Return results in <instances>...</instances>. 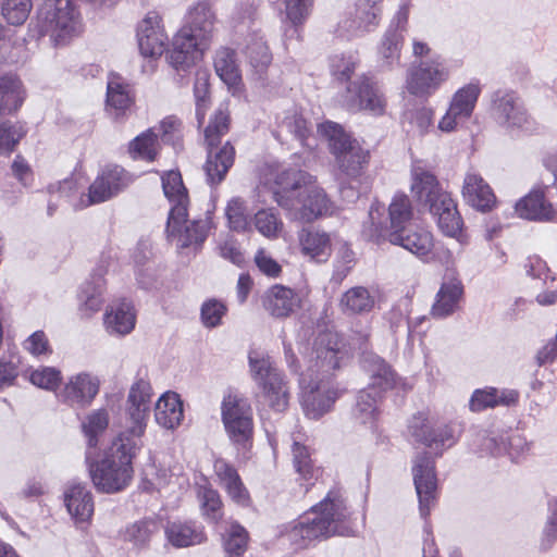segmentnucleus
<instances>
[{"label": "nucleus", "mask_w": 557, "mask_h": 557, "mask_svg": "<svg viewBox=\"0 0 557 557\" xmlns=\"http://www.w3.org/2000/svg\"><path fill=\"white\" fill-rule=\"evenodd\" d=\"M347 531L346 500L338 491L332 490L299 520L286 525L280 539L283 543H289L294 550H298L314 541L345 535Z\"/></svg>", "instance_id": "nucleus-1"}, {"label": "nucleus", "mask_w": 557, "mask_h": 557, "mask_svg": "<svg viewBox=\"0 0 557 557\" xmlns=\"http://www.w3.org/2000/svg\"><path fill=\"white\" fill-rule=\"evenodd\" d=\"M184 21L168 57L176 71H186L201 57L213 34L216 16L211 2L200 0L188 8Z\"/></svg>", "instance_id": "nucleus-2"}, {"label": "nucleus", "mask_w": 557, "mask_h": 557, "mask_svg": "<svg viewBox=\"0 0 557 557\" xmlns=\"http://www.w3.org/2000/svg\"><path fill=\"white\" fill-rule=\"evenodd\" d=\"M141 442L119 434L106 457L99 462L87 461L89 474L98 492L113 494L123 491L132 481V459Z\"/></svg>", "instance_id": "nucleus-3"}, {"label": "nucleus", "mask_w": 557, "mask_h": 557, "mask_svg": "<svg viewBox=\"0 0 557 557\" xmlns=\"http://www.w3.org/2000/svg\"><path fill=\"white\" fill-rule=\"evenodd\" d=\"M411 191L418 201L429 206L436 218L440 230L449 237H456L462 227L457 205L447 191L440 188L436 177L423 162L414 161L411 169Z\"/></svg>", "instance_id": "nucleus-4"}, {"label": "nucleus", "mask_w": 557, "mask_h": 557, "mask_svg": "<svg viewBox=\"0 0 557 557\" xmlns=\"http://www.w3.org/2000/svg\"><path fill=\"white\" fill-rule=\"evenodd\" d=\"M228 113L222 107L218 108L205 129V138L208 146V157L203 165L206 181L210 186L221 184L235 159V149L227 141L221 148V137L228 132Z\"/></svg>", "instance_id": "nucleus-5"}, {"label": "nucleus", "mask_w": 557, "mask_h": 557, "mask_svg": "<svg viewBox=\"0 0 557 557\" xmlns=\"http://www.w3.org/2000/svg\"><path fill=\"white\" fill-rule=\"evenodd\" d=\"M248 359L250 372L268 405L277 412L284 411L288 406L289 391L283 373L270 356L263 352L250 351Z\"/></svg>", "instance_id": "nucleus-6"}, {"label": "nucleus", "mask_w": 557, "mask_h": 557, "mask_svg": "<svg viewBox=\"0 0 557 557\" xmlns=\"http://www.w3.org/2000/svg\"><path fill=\"white\" fill-rule=\"evenodd\" d=\"M36 27L39 36L49 35L58 41L77 30L78 14L71 0H44L38 10Z\"/></svg>", "instance_id": "nucleus-7"}, {"label": "nucleus", "mask_w": 557, "mask_h": 557, "mask_svg": "<svg viewBox=\"0 0 557 557\" xmlns=\"http://www.w3.org/2000/svg\"><path fill=\"white\" fill-rule=\"evenodd\" d=\"M152 391L148 381L139 379L129 388L126 407L124 431L120 434H127L131 440L141 442V436L147 426L151 407Z\"/></svg>", "instance_id": "nucleus-8"}, {"label": "nucleus", "mask_w": 557, "mask_h": 557, "mask_svg": "<svg viewBox=\"0 0 557 557\" xmlns=\"http://www.w3.org/2000/svg\"><path fill=\"white\" fill-rule=\"evenodd\" d=\"M222 421L231 441L246 447L252 436V410L249 403L235 394L222 401Z\"/></svg>", "instance_id": "nucleus-9"}, {"label": "nucleus", "mask_w": 557, "mask_h": 557, "mask_svg": "<svg viewBox=\"0 0 557 557\" xmlns=\"http://www.w3.org/2000/svg\"><path fill=\"white\" fill-rule=\"evenodd\" d=\"M492 109L498 124L508 131H530L534 125L523 100L515 91H496L492 98Z\"/></svg>", "instance_id": "nucleus-10"}, {"label": "nucleus", "mask_w": 557, "mask_h": 557, "mask_svg": "<svg viewBox=\"0 0 557 557\" xmlns=\"http://www.w3.org/2000/svg\"><path fill=\"white\" fill-rule=\"evenodd\" d=\"M327 198L324 191L310 183L296 197L283 196L278 206L286 209L292 219L301 222H312L327 211Z\"/></svg>", "instance_id": "nucleus-11"}, {"label": "nucleus", "mask_w": 557, "mask_h": 557, "mask_svg": "<svg viewBox=\"0 0 557 557\" xmlns=\"http://www.w3.org/2000/svg\"><path fill=\"white\" fill-rule=\"evenodd\" d=\"M480 92L481 87L478 83H470L458 89L451 98L448 110L438 122V129L450 133L470 119Z\"/></svg>", "instance_id": "nucleus-12"}, {"label": "nucleus", "mask_w": 557, "mask_h": 557, "mask_svg": "<svg viewBox=\"0 0 557 557\" xmlns=\"http://www.w3.org/2000/svg\"><path fill=\"white\" fill-rule=\"evenodd\" d=\"M447 77L448 72L441 62L436 60L421 61L417 66L410 69L406 88L413 96H430Z\"/></svg>", "instance_id": "nucleus-13"}, {"label": "nucleus", "mask_w": 557, "mask_h": 557, "mask_svg": "<svg viewBox=\"0 0 557 557\" xmlns=\"http://www.w3.org/2000/svg\"><path fill=\"white\" fill-rule=\"evenodd\" d=\"M412 472L419 498V511L421 517L425 519L435 504L436 490L434 462L426 453L417 456Z\"/></svg>", "instance_id": "nucleus-14"}, {"label": "nucleus", "mask_w": 557, "mask_h": 557, "mask_svg": "<svg viewBox=\"0 0 557 557\" xmlns=\"http://www.w3.org/2000/svg\"><path fill=\"white\" fill-rule=\"evenodd\" d=\"M132 183V176L119 165L106 166L89 187V203L104 202Z\"/></svg>", "instance_id": "nucleus-15"}, {"label": "nucleus", "mask_w": 557, "mask_h": 557, "mask_svg": "<svg viewBox=\"0 0 557 557\" xmlns=\"http://www.w3.org/2000/svg\"><path fill=\"white\" fill-rule=\"evenodd\" d=\"M137 40L144 57L157 58L165 51L169 38L161 25V17L156 12H149L138 24Z\"/></svg>", "instance_id": "nucleus-16"}, {"label": "nucleus", "mask_w": 557, "mask_h": 557, "mask_svg": "<svg viewBox=\"0 0 557 557\" xmlns=\"http://www.w3.org/2000/svg\"><path fill=\"white\" fill-rule=\"evenodd\" d=\"M210 228L209 219L189 222L187 216L176 219L175 225H170V216L166 223V234L170 240L175 242L178 249L200 248L208 236Z\"/></svg>", "instance_id": "nucleus-17"}, {"label": "nucleus", "mask_w": 557, "mask_h": 557, "mask_svg": "<svg viewBox=\"0 0 557 557\" xmlns=\"http://www.w3.org/2000/svg\"><path fill=\"white\" fill-rule=\"evenodd\" d=\"M99 387L100 382L97 376L82 372L69 379L60 393V397L70 406L85 408L97 396Z\"/></svg>", "instance_id": "nucleus-18"}, {"label": "nucleus", "mask_w": 557, "mask_h": 557, "mask_svg": "<svg viewBox=\"0 0 557 557\" xmlns=\"http://www.w3.org/2000/svg\"><path fill=\"white\" fill-rule=\"evenodd\" d=\"M338 335L331 331L320 333L313 343L310 362L315 360L314 367L322 372H330L339 368V362L345 352L341 351ZM313 372V366H310Z\"/></svg>", "instance_id": "nucleus-19"}, {"label": "nucleus", "mask_w": 557, "mask_h": 557, "mask_svg": "<svg viewBox=\"0 0 557 557\" xmlns=\"http://www.w3.org/2000/svg\"><path fill=\"white\" fill-rule=\"evenodd\" d=\"M162 188L165 197L172 203L170 214V225H175L176 219L187 216L188 195L178 171L171 170L165 172L162 177Z\"/></svg>", "instance_id": "nucleus-20"}, {"label": "nucleus", "mask_w": 557, "mask_h": 557, "mask_svg": "<svg viewBox=\"0 0 557 557\" xmlns=\"http://www.w3.org/2000/svg\"><path fill=\"white\" fill-rule=\"evenodd\" d=\"M135 103L133 87L119 74H110L107 83V109L116 119L126 114Z\"/></svg>", "instance_id": "nucleus-21"}, {"label": "nucleus", "mask_w": 557, "mask_h": 557, "mask_svg": "<svg viewBox=\"0 0 557 557\" xmlns=\"http://www.w3.org/2000/svg\"><path fill=\"white\" fill-rule=\"evenodd\" d=\"M461 191L465 201L480 211L491 210L496 202V197L490 185L472 170L467 172Z\"/></svg>", "instance_id": "nucleus-22"}, {"label": "nucleus", "mask_w": 557, "mask_h": 557, "mask_svg": "<svg viewBox=\"0 0 557 557\" xmlns=\"http://www.w3.org/2000/svg\"><path fill=\"white\" fill-rule=\"evenodd\" d=\"M299 384L304 391L302 407L308 418L319 419L331 409L336 399L334 392H322L318 383L309 382L307 384L304 373L300 374Z\"/></svg>", "instance_id": "nucleus-23"}, {"label": "nucleus", "mask_w": 557, "mask_h": 557, "mask_svg": "<svg viewBox=\"0 0 557 557\" xmlns=\"http://www.w3.org/2000/svg\"><path fill=\"white\" fill-rule=\"evenodd\" d=\"M375 305L374 294L367 287L358 286L350 288V314H357L361 318L352 321L350 319V329L356 327L354 332L364 341L369 334L370 320L368 314Z\"/></svg>", "instance_id": "nucleus-24"}, {"label": "nucleus", "mask_w": 557, "mask_h": 557, "mask_svg": "<svg viewBox=\"0 0 557 557\" xmlns=\"http://www.w3.org/2000/svg\"><path fill=\"white\" fill-rule=\"evenodd\" d=\"M387 239L393 245H399L418 257H426L433 249V236L424 227H406L400 233L387 234Z\"/></svg>", "instance_id": "nucleus-25"}, {"label": "nucleus", "mask_w": 557, "mask_h": 557, "mask_svg": "<svg viewBox=\"0 0 557 557\" xmlns=\"http://www.w3.org/2000/svg\"><path fill=\"white\" fill-rule=\"evenodd\" d=\"M350 191L357 189L358 196L366 195L371 188V177L366 173L370 151L357 140L350 139Z\"/></svg>", "instance_id": "nucleus-26"}, {"label": "nucleus", "mask_w": 557, "mask_h": 557, "mask_svg": "<svg viewBox=\"0 0 557 557\" xmlns=\"http://www.w3.org/2000/svg\"><path fill=\"white\" fill-rule=\"evenodd\" d=\"M356 97L350 107L359 110H367L374 115H382L385 112L386 99L377 84L370 77H362L355 83Z\"/></svg>", "instance_id": "nucleus-27"}, {"label": "nucleus", "mask_w": 557, "mask_h": 557, "mask_svg": "<svg viewBox=\"0 0 557 557\" xmlns=\"http://www.w3.org/2000/svg\"><path fill=\"white\" fill-rule=\"evenodd\" d=\"M299 298L296 293L285 286L274 285L262 296L264 310L274 318H286L298 306Z\"/></svg>", "instance_id": "nucleus-28"}, {"label": "nucleus", "mask_w": 557, "mask_h": 557, "mask_svg": "<svg viewBox=\"0 0 557 557\" xmlns=\"http://www.w3.org/2000/svg\"><path fill=\"white\" fill-rule=\"evenodd\" d=\"M64 503L76 522H87L94 513L91 492L81 483H72L64 492Z\"/></svg>", "instance_id": "nucleus-29"}, {"label": "nucleus", "mask_w": 557, "mask_h": 557, "mask_svg": "<svg viewBox=\"0 0 557 557\" xmlns=\"http://www.w3.org/2000/svg\"><path fill=\"white\" fill-rule=\"evenodd\" d=\"M319 132L326 138L335 165L344 174L348 172V136L342 125L326 121L319 125Z\"/></svg>", "instance_id": "nucleus-30"}, {"label": "nucleus", "mask_w": 557, "mask_h": 557, "mask_svg": "<svg viewBox=\"0 0 557 557\" xmlns=\"http://www.w3.org/2000/svg\"><path fill=\"white\" fill-rule=\"evenodd\" d=\"M413 218V208L411 205V200L405 194H397L393 197L389 206H388V225L384 227L376 226V231L380 236L387 237L388 233H400L408 227V223Z\"/></svg>", "instance_id": "nucleus-31"}, {"label": "nucleus", "mask_w": 557, "mask_h": 557, "mask_svg": "<svg viewBox=\"0 0 557 557\" xmlns=\"http://www.w3.org/2000/svg\"><path fill=\"white\" fill-rule=\"evenodd\" d=\"M136 315L131 302L123 300L109 306L104 314V325L112 335H126L135 327Z\"/></svg>", "instance_id": "nucleus-32"}, {"label": "nucleus", "mask_w": 557, "mask_h": 557, "mask_svg": "<svg viewBox=\"0 0 557 557\" xmlns=\"http://www.w3.org/2000/svg\"><path fill=\"white\" fill-rule=\"evenodd\" d=\"M164 532L169 543L177 548L199 545L207 540L202 528L190 521L169 522Z\"/></svg>", "instance_id": "nucleus-33"}, {"label": "nucleus", "mask_w": 557, "mask_h": 557, "mask_svg": "<svg viewBox=\"0 0 557 557\" xmlns=\"http://www.w3.org/2000/svg\"><path fill=\"white\" fill-rule=\"evenodd\" d=\"M462 285L458 280L444 282L436 294L435 302L431 309V315L443 319L453 314L459 305L462 296Z\"/></svg>", "instance_id": "nucleus-34"}, {"label": "nucleus", "mask_w": 557, "mask_h": 557, "mask_svg": "<svg viewBox=\"0 0 557 557\" xmlns=\"http://www.w3.org/2000/svg\"><path fill=\"white\" fill-rule=\"evenodd\" d=\"M382 0H361L356 4L355 17L350 23L354 35L361 36L374 30L380 23Z\"/></svg>", "instance_id": "nucleus-35"}, {"label": "nucleus", "mask_w": 557, "mask_h": 557, "mask_svg": "<svg viewBox=\"0 0 557 557\" xmlns=\"http://www.w3.org/2000/svg\"><path fill=\"white\" fill-rule=\"evenodd\" d=\"M156 422L165 428L174 429L183 419V404L176 393L168 392L157 401L154 408Z\"/></svg>", "instance_id": "nucleus-36"}, {"label": "nucleus", "mask_w": 557, "mask_h": 557, "mask_svg": "<svg viewBox=\"0 0 557 557\" xmlns=\"http://www.w3.org/2000/svg\"><path fill=\"white\" fill-rule=\"evenodd\" d=\"M299 242L302 253L318 262L326 261L331 256V237L325 232L315 230L302 231Z\"/></svg>", "instance_id": "nucleus-37"}, {"label": "nucleus", "mask_w": 557, "mask_h": 557, "mask_svg": "<svg viewBox=\"0 0 557 557\" xmlns=\"http://www.w3.org/2000/svg\"><path fill=\"white\" fill-rule=\"evenodd\" d=\"M214 471L230 497L238 504H246L248 493L237 471L223 459H218L214 462Z\"/></svg>", "instance_id": "nucleus-38"}, {"label": "nucleus", "mask_w": 557, "mask_h": 557, "mask_svg": "<svg viewBox=\"0 0 557 557\" xmlns=\"http://www.w3.org/2000/svg\"><path fill=\"white\" fill-rule=\"evenodd\" d=\"M159 532V523L154 519H143L131 523L121 531V539L138 549L147 548L152 536Z\"/></svg>", "instance_id": "nucleus-39"}, {"label": "nucleus", "mask_w": 557, "mask_h": 557, "mask_svg": "<svg viewBox=\"0 0 557 557\" xmlns=\"http://www.w3.org/2000/svg\"><path fill=\"white\" fill-rule=\"evenodd\" d=\"M104 280L101 275H94L92 278L81 287L78 294L79 310L90 317L99 311L103 304Z\"/></svg>", "instance_id": "nucleus-40"}, {"label": "nucleus", "mask_w": 557, "mask_h": 557, "mask_svg": "<svg viewBox=\"0 0 557 557\" xmlns=\"http://www.w3.org/2000/svg\"><path fill=\"white\" fill-rule=\"evenodd\" d=\"M109 425V413L106 409H97L88 413L82 424L83 432L87 438L86 461L91 459L92 449L98 447L99 436L104 433Z\"/></svg>", "instance_id": "nucleus-41"}, {"label": "nucleus", "mask_w": 557, "mask_h": 557, "mask_svg": "<svg viewBox=\"0 0 557 557\" xmlns=\"http://www.w3.org/2000/svg\"><path fill=\"white\" fill-rule=\"evenodd\" d=\"M24 101L22 83L14 76L0 77V115L15 112Z\"/></svg>", "instance_id": "nucleus-42"}, {"label": "nucleus", "mask_w": 557, "mask_h": 557, "mask_svg": "<svg viewBox=\"0 0 557 557\" xmlns=\"http://www.w3.org/2000/svg\"><path fill=\"white\" fill-rule=\"evenodd\" d=\"M516 212L520 218L528 220H549L552 207L546 203L541 191H532L516 203Z\"/></svg>", "instance_id": "nucleus-43"}, {"label": "nucleus", "mask_w": 557, "mask_h": 557, "mask_svg": "<svg viewBox=\"0 0 557 557\" xmlns=\"http://www.w3.org/2000/svg\"><path fill=\"white\" fill-rule=\"evenodd\" d=\"M214 69L219 77L227 86H235L240 82V71L234 50L230 48L219 49L214 57Z\"/></svg>", "instance_id": "nucleus-44"}, {"label": "nucleus", "mask_w": 557, "mask_h": 557, "mask_svg": "<svg viewBox=\"0 0 557 557\" xmlns=\"http://www.w3.org/2000/svg\"><path fill=\"white\" fill-rule=\"evenodd\" d=\"M292 454L293 465L299 479L312 484L311 481H315L319 478L321 470L311 458L309 448L295 441L292 447Z\"/></svg>", "instance_id": "nucleus-45"}, {"label": "nucleus", "mask_w": 557, "mask_h": 557, "mask_svg": "<svg viewBox=\"0 0 557 557\" xmlns=\"http://www.w3.org/2000/svg\"><path fill=\"white\" fill-rule=\"evenodd\" d=\"M310 175L300 170H286L276 176L275 184L278 189L274 191L276 202L283 196L296 197L298 193L305 187L307 183H310Z\"/></svg>", "instance_id": "nucleus-46"}, {"label": "nucleus", "mask_w": 557, "mask_h": 557, "mask_svg": "<svg viewBox=\"0 0 557 557\" xmlns=\"http://www.w3.org/2000/svg\"><path fill=\"white\" fill-rule=\"evenodd\" d=\"M197 495L202 517L209 523L220 522L223 517V504L218 491L210 486H199Z\"/></svg>", "instance_id": "nucleus-47"}, {"label": "nucleus", "mask_w": 557, "mask_h": 557, "mask_svg": "<svg viewBox=\"0 0 557 557\" xmlns=\"http://www.w3.org/2000/svg\"><path fill=\"white\" fill-rule=\"evenodd\" d=\"M403 35L396 29L388 28L382 39L380 47L381 65L392 69L399 63Z\"/></svg>", "instance_id": "nucleus-48"}, {"label": "nucleus", "mask_w": 557, "mask_h": 557, "mask_svg": "<svg viewBox=\"0 0 557 557\" xmlns=\"http://www.w3.org/2000/svg\"><path fill=\"white\" fill-rule=\"evenodd\" d=\"M158 136L154 129L150 128L134 138L129 144L133 158L153 161L159 148Z\"/></svg>", "instance_id": "nucleus-49"}, {"label": "nucleus", "mask_w": 557, "mask_h": 557, "mask_svg": "<svg viewBox=\"0 0 557 557\" xmlns=\"http://www.w3.org/2000/svg\"><path fill=\"white\" fill-rule=\"evenodd\" d=\"M245 54L251 67L259 75L265 71L272 60L267 44L259 37H252L249 40L245 49Z\"/></svg>", "instance_id": "nucleus-50"}, {"label": "nucleus", "mask_w": 557, "mask_h": 557, "mask_svg": "<svg viewBox=\"0 0 557 557\" xmlns=\"http://www.w3.org/2000/svg\"><path fill=\"white\" fill-rule=\"evenodd\" d=\"M253 223L258 232L267 238L278 237L283 228L282 220L270 209L259 210L255 214Z\"/></svg>", "instance_id": "nucleus-51"}, {"label": "nucleus", "mask_w": 557, "mask_h": 557, "mask_svg": "<svg viewBox=\"0 0 557 557\" xmlns=\"http://www.w3.org/2000/svg\"><path fill=\"white\" fill-rule=\"evenodd\" d=\"M32 10L30 0H3L1 13L11 25H22Z\"/></svg>", "instance_id": "nucleus-52"}, {"label": "nucleus", "mask_w": 557, "mask_h": 557, "mask_svg": "<svg viewBox=\"0 0 557 557\" xmlns=\"http://www.w3.org/2000/svg\"><path fill=\"white\" fill-rule=\"evenodd\" d=\"M247 531L237 523H232L224 540V548L228 557H239L246 549Z\"/></svg>", "instance_id": "nucleus-53"}, {"label": "nucleus", "mask_w": 557, "mask_h": 557, "mask_svg": "<svg viewBox=\"0 0 557 557\" xmlns=\"http://www.w3.org/2000/svg\"><path fill=\"white\" fill-rule=\"evenodd\" d=\"M362 368L373 377L384 380L386 385L393 382V373L385 361L371 351H364L361 356Z\"/></svg>", "instance_id": "nucleus-54"}, {"label": "nucleus", "mask_w": 557, "mask_h": 557, "mask_svg": "<svg viewBox=\"0 0 557 557\" xmlns=\"http://www.w3.org/2000/svg\"><path fill=\"white\" fill-rule=\"evenodd\" d=\"M208 94L209 74L206 71H198L194 84V95L196 99V116L199 124L203 123Z\"/></svg>", "instance_id": "nucleus-55"}, {"label": "nucleus", "mask_w": 557, "mask_h": 557, "mask_svg": "<svg viewBox=\"0 0 557 557\" xmlns=\"http://www.w3.org/2000/svg\"><path fill=\"white\" fill-rule=\"evenodd\" d=\"M25 132L18 124L0 123V153H11Z\"/></svg>", "instance_id": "nucleus-56"}, {"label": "nucleus", "mask_w": 557, "mask_h": 557, "mask_svg": "<svg viewBox=\"0 0 557 557\" xmlns=\"http://www.w3.org/2000/svg\"><path fill=\"white\" fill-rule=\"evenodd\" d=\"M227 311L226 306L218 299H209L201 306V322L206 327H215L221 324Z\"/></svg>", "instance_id": "nucleus-57"}, {"label": "nucleus", "mask_w": 557, "mask_h": 557, "mask_svg": "<svg viewBox=\"0 0 557 557\" xmlns=\"http://www.w3.org/2000/svg\"><path fill=\"white\" fill-rule=\"evenodd\" d=\"M61 381V373L59 370L50 367H42L32 372L30 382L48 391H54Z\"/></svg>", "instance_id": "nucleus-58"}, {"label": "nucleus", "mask_w": 557, "mask_h": 557, "mask_svg": "<svg viewBox=\"0 0 557 557\" xmlns=\"http://www.w3.org/2000/svg\"><path fill=\"white\" fill-rule=\"evenodd\" d=\"M246 207L240 198H233L226 207V216L230 227L234 231H244L247 227Z\"/></svg>", "instance_id": "nucleus-59"}, {"label": "nucleus", "mask_w": 557, "mask_h": 557, "mask_svg": "<svg viewBox=\"0 0 557 557\" xmlns=\"http://www.w3.org/2000/svg\"><path fill=\"white\" fill-rule=\"evenodd\" d=\"M431 429L432 425L430 423V420L428 416L423 412H419L418 414L413 416L408 425V431L410 435L417 442H420L424 445L432 441Z\"/></svg>", "instance_id": "nucleus-60"}, {"label": "nucleus", "mask_w": 557, "mask_h": 557, "mask_svg": "<svg viewBox=\"0 0 557 557\" xmlns=\"http://www.w3.org/2000/svg\"><path fill=\"white\" fill-rule=\"evenodd\" d=\"M313 0H284L287 18L293 25L301 24L310 14Z\"/></svg>", "instance_id": "nucleus-61"}, {"label": "nucleus", "mask_w": 557, "mask_h": 557, "mask_svg": "<svg viewBox=\"0 0 557 557\" xmlns=\"http://www.w3.org/2000/svg\"><path fill=\"white\" fill-rule=\"evenodd\" d=\"M181 126L180 120L169 116L160 123L159 133L165 144H171L175 149L181 147Z\"/></svg>", "instance_id": "nucleus-62"}, {"label": "nucleus", "mask_w": 557, "mask_h": 557, "mask_svg": "<svg viewBox=\"0 0 557 557\" xmlns=\"http://www.w3.org/2000/svg\"><path fill=\"white\" fill-rule=\"evenodd\" d=\"M280 126L282 129H286L287 132L293 134L301 143L306 140L309 133L307 127V121L297 113L286 115L283 119Z\"/></svg>", "instance_id": "nucleus-63"}, {"label": "nucleus", "mask_w": 557, "mask_h": 557, "mask_svg": "<svg viewBox=\"0 0 557 557\" xmlns=\"http://www.w3.org/2000/svg\"><path fill=\"white\" fill-rule=\"evenodd\" d=\"M219 253L223 259L228 260L236 265H242L245 261L244 253L242 252L238 243L232 237L226 238L219 245Z\"/></svg>", "instance_id": "nucleus-64"}]
</instances>
